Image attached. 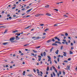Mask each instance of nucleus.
Segmentation results:
<instances>
[{
    "instance_id": "1",
    "label": "nucleus",
    "mask_w": 77,
    "mask_h": 77,
    "mask_svg": "<svg viewBox=\"0 0 77 77\" xmlns=\"http://www.w3.org/2000/svg\"><path fill=\"white\" fill-rule=\"evenodd\" d=\"M15 39V37H12V38H11L10 39V41L11 42H14L12 41H13V40H14Z\"/></svg>"
},
{
    "instance_id": "2",
    "label": "nucleus",
    "mask_w": 77,
    "mask_h": 77,
    "mask_svg": "<svg viewBox=\"0 0 77 77\" xmlns=\"http://www.w3.org/2000/svg\"><path fill=\"white\" fill-rule=\"evenodd\" d=\"M32 9H33V8H31L28 10L26 11V13H29V12H30V11H31L32 10Z\"/></svg>"
},
{
    "instance_id": "3",
    "label": "nucleus",
    "mask_w": 77,
    "mask_h": 77,
    "mask_svg": "<svg viewBox=\"0 0 77 77\" xmlns=\"http://www.w3.org/2000/svg\"><path fill=\"white\" fill-rule=\"evenodd\" d=\"M38 57H40V58H38V60L39 61H40L41 60V57H42L41 56H40V55H38Z\"/></svg>"
},
{
    "instance_id": "4",
    "label": "nucleus",
    "mask_w": 77,
    "mask_h": 77,
    "mask_svg": "<svg viewBox=\"0 0 77 77\" xmlns=\"http://www.w3.org/2000/svg\"><path fill=\"white\" fill-rule=\"evenodd\" d=\"M37 71V74H38V75H40V74H39V73H40V72H39V70L38 69H37L36 70Z\"/></svg>"
},
{
    "instance_id": "5",
    "label": "nucleus",
    "mask_w": 77,
    "mask_h": 77,
    "mask_svg": "<svg viewBox=\"0 0 77 77\" xmlns=\"http://www.w3.org/2000/svg\"><path fill=\"white\" fill-rule=\"evenodd\" d=\"M46 15H47V16H49V17H50V16H51V14L48 13H47L46 14Z\"/></svg>"
},
{
    "instance_id": "6",
    "label": "nucleus",
    "mask_w": 77,
    "mask_h": 77,
    "mask_svg": "<svg viewBox=\"0 0 77 77\" xmlns=\"http://www.w3.org/2000/svg\"><path fill=\"white\" fill-rule=\"evenodd\" d=\"M39 16H40V15L39 14H38L35 15V17H39Z\"/></svg>"
},
{
    "instance_id": "7",
    "label": "nucleus",
    "mask_w": 77,
    "mask_h": 77,
    "mask_svg": "<svg viewBox=\"0 0 77 77\" xmlns=\"http://www.w3.org/2000/svg\"><path fill=\"white\" fill-rule=\"evenodd\" d=\"M18 32V31L17 30H16L15 31H13V33H16V32Z\"/></svg>"
},
{
    "instance_id": "8",
    "label": "nucleus",
    "mask_w": 77,
    "mask_h": 77,
    "mask_svg": "<svg viewBox=\"0 0 77 77\" xmlns=\"http://www.w3.org/2000/svg\"><path fill=\"white\" fill-rule=\"evenodd\" d=\"M63 53H64V54H63L64 56H66V52H63Z\"/></svg>"
},
{
    "instance_id": "9",
    "label": "nucleus",
    "mask_w": 77,
    "mask_h": 77,
    "mask_svg": "<svg viewBox=\"0 0 77 77\" xmlns=\"http://www.w3.org/2000/svg\"><path fill=\"white\" fill-rule=\"evenodd\" d=\"M8 44V42H6L3 43V45H7V44Z\"/></svg>"
},
{
    "instance_id": "10",
    "label": "nucleus",
    "mask_w": 77,
    "mask_h": 77,
    "mask_svg": "<svg viewBox=\"0 0 77 77\" xmlns=\"http://www.w3.org/2000/svg\"><path fill=\"white\" fill-rule=\"evenodd\" d=\"M58 53H59V50H57V51L55 52V53L56 54H58Z\"/></svg>"
},
{
    "instance_id": "11",
    "label": "nucleus",
    "mask_w": 77,
    "mask_h": 77,
    "mask_svg": "<svg viewBox=\"0 0 77 77\" xmlns=\"http://www.w3.org/2000/svg\"><path fill=\"white\" fill-rule=\"evenodd\" d=\"M41 39V37H36V39L38 40V39Z\"/></svg>"
},
{
    "instance_id": "12",
    "label": "nucleus",
    "mask_w": 77,
    "mask_h": 77,
    "mask_svg": "<svg viewBox=\"0 0 77 77\" xmlns=\"http://www.w3.org/2000/svg\"><path fill=\"white\" fill-rule=\"evenodd\" d=\"M51 41H52V40H51L50 39V40H49L47 41V43H49V42H51Z\"/></svg>"
},
{
    "instance_id": "13",
    "label": "nucleus",
    "mask_w": 77,
    "mask_h": 77,
    "mask_svg": "<svg viewBox=\"0 0 77 77\" xmlns=\"http://www.w3.org/2000/svg\"><path fill=\"white\" fill-rule=\"evenodd\" d=\"M43 56H46V53L45 52H44Z\"/></svg>"
},
{
    "instance_id": "14",
    "label": "nucleus",
    "mask_w": 77,
    "mask_h": 77,
    "mask_svg": "<svg viewBox=\"0 0 77 77\" xmlns=\"http://www.w3.org/2000/svg\"><path fill=\"white\" fill-rule=\"evenodd\" d=\"M49 7V5H46L45 6V8H48Z\"/></svg>"
},
{
    "instance_id": "15",
    "label": "nucleus",
    "mask_w": 77,
    "mask_h": 77,
    "mask_svg": "<svg viewBox=\"0 0 77 77\" xmlns=\"http://www.w3.org/2000/svg\"><path fill=\"white\" fill-rule=\"evenodd\" d=\"M69 68H70V66H67V69H68V70H70V69Z\"/></svg>"
},
{
    "instance_id": "16",
    "label": "nucleus",
    "mask_w": 77,
    "mask_h": 77,
    "mask_svg": "<svg viewBox=\"0 0 77 77\" xmlns=\"http://www.w3.org/2000/svg\"><path fill=\"white\" fill-rule=\"evenodd\" d=\"M40 47H41V46H38L36 47L35 48H40Z\"/></svg>"
},
{
    "instance_id": "17",
    "label": "nucleus",
    "mask_w": 77,
    "mask_h": 77,
    "mask_svg": "<svg viewBox=\"0 0 77 77\" xmlns=\"http://www.w3.org/2000/svg\"><path fill=\"white\" fill-rule=\"evenodd\" d=\"M25 73H26V72H25V71H24L23 72V75H25Z\"/></svg>"
},
{
    "instance_id": "18",
    "label": "nucleus",
    "mask_w": 77,
    "mask_h": 77,
    "mask_svg": "<svg viewBox=\"0 0 77 77\" xmlns=\"http://www.w3.org/2000/svg\"><path fill=\"white\" fill-rule=\"evenodd\" d=\"M52 67L53 69H54V70H55V69H56V68H55V67H54L53 66H52Z\"/></svg>"
},
{
    "instance_id": "19",
    "label": "nucleus",
    "mask_w": 77,
    "mask_h": 77,
    "mask_svg": "<svg viewBox=\"0 0 77 77\" xmlns=\"http://www.w3.org/2000/svg\"><path fill=\"white\" fill-rule=\"evenodd\" d=\"M52 45H56V46H57V44L56 43L53 44H52Z\"/></svg>"
},
{
    "instance_id": "20",
    "label": "nucleus",
    "mask_w": 77,
    "mask_h": 77,
    "mask_svg": "<svg viewBox=\"0 0 77 77\" xmlns=\"http://www.w3.org/2000/svg\"><path fill=\"white\" fill-rule=\"evenodd\" d=\"M65 35L66 36H68V33H67V32L65 33Z\"/></svg>"
},
{
    "instance_id": "21",
    "label": "nucleus",
    "mask_w": 77,
    "mask_h": 77,
    "mask_svg": "<svg viewBox=\"0 0 77 77\" xmlns=\"http://www.w3.org/2000/svg\"><path fill=\"white\" fill-rule=\"evenodd\" d=\"M54 10L55 11H56V12H57L59 10L58 9H54Z\"/></svg>"
},
{
    "instance_id": "22",
    "label": "nucleus",
    "mask_w": 77,
    "mask_h": 77,
    "mask_svg": "<svg viewBox=\"0 0 77 77\" xmlns=\"http://www.w3.org/2000/svg\"><path fill=\"white\" fill-rule=\"evenodd\" d=\"M53 74L54 75V77H55V76L56 75H55V73H54V72H53Z\"/></svg>"
},
{
    "instance_id": "23",
    "label": "nucleus",
    "mask_w": 77,
    "mask_h": 77,
    "mask_svg": "<svg viewBox=\"0 0 77 77\" xmlns=\"http://www.w3.org/2000/svg\"><path fill=\"white\" fill-rule=\"evenodd\" d=\"M54 39H56V40H57V39H58V38H57V37L56 36L55 37H54Z\"/></svg>"
},
{
    "instance_id": "24",
    "label": "nucleus",
    "mask_w": 77,
    "mask_h": 77,
    "mask_svg": "<svg viewBox=\"0 0 77 77\" xmlns=\"http://www.w3.org/2000/svg\"><path fill=\"white\" fill-rule=\"evenodd\" d=\"M51 41H53V42H54V41H55V40L54 39V38H52Z\"/></svg>"
},
{
    "instance_id": "25",
    "label": "nucleus",
    "mask_w": 77,
    "mask_h": 77,
    "mask_svg": "<svg viewBox=\"0 0 77 77\" xmlns=\"http://www.w3.org/2000/svg\"><path fill=\"white\" fill-rule=\"evenodd\" d=\"M53 47H52V48L50 50V52H51V51H52V50H53Z\"/></svg>"
},
{
    "instance_id": "26",
    "label": "nucleus",
    "mask_w": 77,
    "mask_h": 77,
    "mask_svg": "<svg viewBox=\"0 0 77 77\" xmlns=\"http://www.w3.org/2000/svg\"><path fill=\"white\" fill-rule=\"evenodd\" d=\"M49 67L48 66H47V71H49Z\"/></svg>"
},
{
    "instance_id": "27",
    "label": "nucleus",
    "mask_w": 77,
    "mask_h": 77,
    "mask_svg": "<svg viewBox=\"0 0 77 77\" xmlns=\"http://www.w3.org/2000/svg\"><path fill=\"white\" fill-rule=\"evenodd\" d=\"M31 54H32V55H31V56H32H32H35V54H34V53H31Z\"/></svg>"
},
{
    "instance_id": "28",
    "label": "nucleus",
    "mask_w": 77,
    "mask_h": 77,
    "mask_svg": "<svg viewBox=\"0 0 77 77\" xmlns=\"http://www.w3.org/2000/svg\"><path fill=\"white\" fill-rule=\"evenodd\" d=\"M32 51H33V52H34V53H38V52H37V51H36L34 50H32Z\"/></svg>"
},
{
    "instance_id": "29",
    "label": "nucleus",
    "mask_w": 77,
    "mask_h": 77,
    "mask_svg": "<svg viewBox=\"0 0 77 77\" xmlns=\"http://www.w3.org/2000/svg\"><path fill=\"white\" fill-rule=\"evenodd\" d=\"M69 52H70L69 54H72V52L71 51H70Z\"/></svg>"
},
{
    "instance_id": "30",
    "label": "nucleus",
    "mask_w": 77,
    "mask_h": 77,
    "mask_svg": "<svg viewBox=\"0 0 77 77\" xmlns=\"http://www.w3.org/2000/svg\"><path fill=\"white\" fill-rule=\"evenodd\" d=\"M30 17V16L29 15H28L26 16V18H28V17Z\"/></svg>"
},
{
    "instance_id": "31",
    "label": "nucleus",
    "mask_w": 77,
    "mask_h": 77,
    "mask_svg": "<svg viewBox=\"0 0 77 77\" xmlns=\"http://www.w3.org/2000/svg\"><path fill=\"white\" fill-rule=\"evenodd\" d=\"M8 32V30H7V29H6L5 32H4V33H6V32Z\"/></svg>"
},
{
    "instance_id": "32",
    "label": "nucleus",
    "mask_w": 77,
    "mask_h": 77,
    "mask_svg": "<svg viewBox=\"0 0 77 77\" xmlns=\"http://www.w3.org/2000/svg\"><path fill=\"white\" fill-rule=\"evenodd\" d=\"M30 26H28V27H26L25 28V29H28V28Z\"/></svg>"
},
{
    "instance_id": "33",
    "label": "nucleus",
    "mask_w": 77,
    "mask_h": 77,
    "mask_svg": "<svg viewBox=\"0 0 77 77\" xmlns=\"http://www.w3.org/2000/svg\"><path fill=\"white\" fill-rule=\"evenodd\" d=\"M63 46H61L60 47V50H62V49H63Z\"/></svg>"
},
{
    "instance_id": "34",
    "label": "nucleus",
    "mask_w": 77,
    "mask_h": 77,
    "mask_svg": "<svg viewBox=\"0 0 77 77\" xmlns=\"http://www.w3.org/2000/svg\"><path fill=\"white\" fill-rule=\"evenodd\" d=\"M32 39H36V37H32Z\"/></svg>"
},
{
    "instance_id": "35",
    "label": "nucleus",
    "mask_w": 77,
    "mask_h": 77,
    "mask_svg": "<svg viewBox=\"0 0 77 77\" xmlns=\"http://www.w3.org/2000/svg\"><path fill=\"white\" fill-rule=\"evenodd\" d=\"M48 59H51V57L49 56H48Z\"/></svg>"
},
{
    "instance_id": "36",
    "label": "nucleus",
    "mask_w": 77,
    "mask_h": 77,
    "mask_svg": "<svg viewBox=\"0 0 77 77\" xmlns=\"http://www.w3.org/2000/svg\"><path fill=\"white\" fill-rule=\"evenodd\" d=\"M29 45V44L28 43L27 44L24 45V46H27V45Z\"/></svg>"
},
{
    "instance_id": "37",
    "label": "nucleus",
    "mask_w": 77,
    "mask_h": 77,
    "mask_svg": "<svg viewBox=\"0 0 77 77\" xmlns=\"http://www.w3.org/2000/svg\"><path fill=\"white\" fill-rule=\"evenodd\" d=\"M50 70L51 71H52V70H53V69H52V67L51 66L50 68Z\"/></svg>"
},
{
    "instance_id": "38",
    "label": "nucleus",
    "mask_w": 77,
    "mask_h": 77,
    "mask_svg": "<svg viewBox=\"0 0 77 77\" xmlns=\"http://www.w3.org/2000/svg\"><path fill=\"white\" fill-rule=\"evenodd\" d=\"M59 74L60 75V74H61V73H62V72H61V71H59Z\"/></svg>"
},
{
    "instance_id": "39",
    "label": "nucleus",
    "mask_w": 77,
    "mask_h": 77,
    "mask_svg": "<svg viewBox=\"0 0 77 77\" xmlns=\"http://www.w3.org/2000/svg\"><path fill=\"white\" fill-rule=\"evenodd\" d=\"M65 43L66 44V45H68V42L67 41H66L65 42Z\"/></svg>"
},
{
    "instance_id": "40",
    "label": "nucleus",
    "mask_w": 77,
    "mask_h": 77,
    "mask_svg": "<svg viewBox=\"0 0 77 77\" xmlns=\"http://www.w3.org/2000/svg\"><path fill=\"white\" fill-rule=\"evenodd\" d=\"M54 62H55V63H56V64H57V61H56V60H54Z\"/></svg>"
},
{
    "instance_id": "41",
    "label": "nucleus",
    "mask_w": 77,
    "mask_h": 77,
    "mask_svg": "<svg viewBox=\"0 0 77 77\" xmlns=\"http://www.w3.org/2000/svg\"><path fill=\"white\" fill-rule=\"evenodd\" d=\"M16 35H17L18 36H20V33H19V34H18V33H17L16 34Z\"/></svg>"
},
{
    "instance_id": "42",
    "label": "nucleus",
    "mask_w": 77,
    "mask_h": 77,
    "mask_svg": "<svg viewBox=\"0 0 77 77\" xmlns=\"http://www.w3.org/2000/svg\"><path fill=\"white\" fill-rule=\"evenodd\" d=\"M47 30H48V28H47L44 31H47Z\"/></svg>"
},
{
    "instance_id": "43",
    "label": "nucleus",
    "mask_w": 77,
    "mask_h": 77,
    "mask_svg": "<svg viewBox=\"0 0 77 77\" xmlns=\"http://www.w3.org/2000/svg\"><path fill=\"white\" fill-rule=\"evenodd\" d=\"M63 75H65V71H63Z\"/></svg>"
},
{
    "instance_id": "44",
    "label": "nucleus",
    "mask_w": 77,
    "mask_h": 77,
    "mask_svg": "<svg viewBox=\"0 0 77 77\" xmlns=\"http://www.w3.org/2000/svg\"><path fill=\"white\" fill-rule=\"evenodd\" d=\"M16 6L13 7V8H12V9H15L16 8Z\"/></svg>"
},
{
    "instance_id": "45",
    "label": "nucleus",
    "mask_w": 77,
    "mask_h": 77,
    "mask_svg": "<svg viewBox=\"0 0 77 77\" xmlns=\"http://www.w3.org/2000/svg\"><path fill=\"white\" fill-rule=\"evenodd\" d=\"M57 40L58 41H60V39H59V38H58V39H57Z\"/></svg>"
},
{
    "instance_id": "46",
    "label": "nucleus",
    "mask_w": 77,
    "mask_h": 77,
    "mask_svg": "<svg viewBox=\"0 0 77 77\" xmlns=\"http://www.w3.org/2000/svg\"><path fill=\"white\" fill-rule=\"evenodd\" d=\"M46 38V36H44L42 37V38L43 39H44V38Z\"/></svg>"
},
{
    "instance_id": "47",
    "label": "nucleus",
    "mask_w": 77,
    "mask_h": 77,
    "mask_svg": "<svg viewBox=\"0 0 77 77\" xmlns=\"http://www.w3.org/2000/svg\"><path fill=\"white\" fill-rule=\"evenodd\" d=\"M59 60H60L59 58H58L57 59V62H59Z\"/></svg>"
},
{
    "instance_id": "48",
    "label": "nucleus",
    "mask_w": 77,
    "mask_h": 77,
    "mask_svg": "<svg viewBox=\"0 0 77 77\" xmlns=\"http://www.w3.org/2000/svg\"><path fill=\"white\" fill-rule=\"evenodd\" d=\"M58 69H60V66H59V65H58Z\"/></svg>"
},
{
    "instance_id": "49",
    "label": "nucleus",
    "mask_w": 77,
    "mask_h": 77,
    "mask_svg": "<svg viewBox=\"0 0 77 77\" xmlns=\"http://www.w3.org/2000/svg\"><path fill=\"white\" fill-rule=\"evenodd\" d=\"M64 62H67V63H68V61L66 60L64 61Z\"/></svg>"
},
{
    "instance_id": "50",
    "label": "nucleus",
    "mask_w": 77,
    "mask_h": 77,
    "mask_svg": "<svg viewBox=\"0 0 77 77\" xmlns=\"http://www.w3.org/2000/svg\"><path fill=\"white\" fill-rule=\"evenodd\" d=\"M25 14H26V13H23L21 14V15L22 16H23V15H25Z\"/></svg>"
},
{
    "instance_id": "51",
    "label": "nucleus",
    "mask_w": 77,
    "mask_h": 77,
    "mask_svg": "<svg viewBox=\"0 0 77 77\" xmlns=\"http://www.w3.org/2000/svg\"><path fill=\"white\" fill-rule=\"evenodd\" d=\"M40 26H44V24H41L40 25Z\"/></svg>"
},
{
    "instance_id": "52",
    "label": "nucleus",
    "mask_w": 77,
    "mask_h": 77,
    "mask_svg": "<svg viewBox=\"0 0 77 77\" xmlns=\"http://www.w3.org/2000/svg\"><path fill=\"white\" fill-rule=\"evenodd\" d=\"M41 56H42V57L43 56V54L42 53H41Z\"/></svg>"
},
{
    "instance_id": "53",
    "label": "nucleus",
    "mask_w": 77,
    "mask_h": 77,
    "mask_svg": "<svg viewBox=\"0 0 77 77\" xmlns=\"http://www.w3.org/2000/svg\"><path fill=\"white\" fill-rule=\"evenodd\" d=\"M63 17H68V16H66V15H64Z\"/></svg>"
},
{
    "instance_id": "54",
    "label": "nucleus",
    "mask_w": 77,
    "mask_h": 77,
    "mask_svg": "<svg viewBox=\"0 0 77 77\" xmlns=\"http://www.w3.org/2000/svg\"><path fill=\"white\" fill-rule=\"evenodd\" d=\"M40 16H41V15L43 16L44 15V14H39Z\"/></svg>"
},
{
    "instance_id": "55",
    "label": "nucleus",
    "mask_w": 77,
    "mask_h": 77,
    "mask_svg": "<svg viewBox=\"0 0 77 77\" xmlns=\"http://www.w3.org/2000/svg\"><path fill=\"white\" fill-rule=\"evenodd\" d=\"M33 71L35 72H36V70H35V69H33Z\"/></svg>"
},
{
    "instance_id": "56",
    "label": "nucleus",
    "mask_w": 77,
    "mask_h": 77,
    "mask_svg": "<svg viewBox=\"0 0 77 77\" xmlns=\"http://www.w3.org/2000/svg\"><path fill=\"white\" fill-rule=\"evenodd\" d=\"M54 26H58V25L56 24H55L54 25Z\"/></svg>"
},
{
    "instance_id": "57",
    "label": "nucleus",
    "mask_w": 77,
    "mask_h": 77,
    "mask_svg": "<svg viewBox=\"0 0 77 77\" xmlns=\"http://www.w3.org/2000/svg\"><path fill=\"white\" fill-rule=\"evenodd\" d=\"M51 77H53V74H51Z\"/></svg>"
},
{
    "instance_id": "58",
    "label": "nucleus",
    "mask_w": 77,
    "mask_h": 77,
    "mask_svg": "<svg viewBox=\"0 0 77 77\" xmlns=\"http://www.w3.org/2000/svg\"><path fill=\"white\" fill-rule=\"evenodd\" d=\"M54 59H56V57L55 56H54Z\"/></svg>"
},
{
    "instance_id": "59",
    "label": "nucleus",
    "mask_w": 77,
    "mask_h": 77,
    "mask_svg": "<svg viewBox=\"0 0 77 77\" xmlns=\"http://www.w3.org/2000/svg\"><path fill=\"white\" fill-rule=\"evenodd\" d=\"M73 49H74V48H73V47H71V50H73Z\"/></svg>"
},
{
    "instance_id": "60",
    "label": "nucleus",
    "mask_w": 77,
    "mask_h": 77,
    "mask_svg": "<svg viewBox=\"0 0 77 77\" xmlns=\"http://www.w3.org/2000/svg\"><path fill=\"white\" fill-rule=\"evenodd\" d=\"M9 19H10V20H11L12 19V17H9Z\"/></svg>"
},
{
    "instance_id": "61",
    "label": "nucleus",
    "mask_w": 77,
    "mask_h": 77,
    "mask_svg": "<svg viewBox=\"0 0 77 77\" xmlns=\"http://www.w3.org/2000/svg\"><path fill=\"white\" fill-rule=\"evenodd\" d=\"M27 76H32V75H28Z\"/></svg>"
},
{
    "instance_id": "62",
    "label": "nucleus",
    "mask_w": 77,
    "mask_h": 77,
    "mask_svg": "<svg viewBox=\"0 0 77 77\" xmlns=\"http://www.w3.org/2000/svg\"><path fill=\"white\" fill-rule=\"evenodd\" d=\"M13 17H16V15H13Z\"/></svg>"
},
{
    "instance_id": "63",
    "label": "nucleus",
    "mask_w": 77,
    "mask_h": 77,
    "mask_svg": "<svg viewBox=\"0 0 77 77\" xmlns=\"http://www.w3.org/2000/svg\"><path fill=\"white\" fill-rule=\"evenodd\" d=\"M63 42H66V40H65V39H63Z\"/></svg>"
},
{
    "instance_id": "64",
    "label": "nucleus",
    "mask_w": 77,
    "mask_h": 77,
    "mask_svg": "<svg viewBox=\"0 0 77 77\" xmlns=\"http://www.w3.org/2000/svg\"><path fill=\"white\" fill-rule=\"evenodd\" d=\"M19 53H21V51H19Z\"/></svg>"
}]
</instances>
